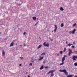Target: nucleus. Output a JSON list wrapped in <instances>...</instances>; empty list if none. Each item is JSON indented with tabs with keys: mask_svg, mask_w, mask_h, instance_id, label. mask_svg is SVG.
<instances>
[{
	"mask_svg": "<svg viewBox=\"0 0 77 77\" xmlns=\"http://www.w3.org/2000/svg\"><path fill=\"white\" fill-rule=\"evenodd\" d=\"M14 42H12V43H11L10 44V46L11 47H12V46H13V45H14Z\"/></svg>",
	"mask_w": 77,
	"mask_h": 77,
	"instance_id": "nucleus-14",
	"label": "nucleus"
},
{
	"mask_svg": "<svg viewBox=\"0 0 77 77\" xmlns=\"http://www.w3.org/2000/svg\"><path fill=\"white\" fill-rule=\"evenodd\" d=\"M38 20H39V19H38V18H37V21H38Z\"/></svg>",
	"mask_w": 77,
	"mask_h": 77,
	"instance_id": "nucleus-39",
	"label": "nucleus"
},
{
	"mask_svg": "<svg viewBox=\"0 0 77 77\" xmlns=\"http://www.w3.org/2000/svg\"><path fill=\"white\" fill-rule=\"evenodd\" d=\"M65 60V57H63L62 59V63L60 64V65L61 66V65H63L64 64V61Z\"/></svg>",
	"mask_w": 77,
	"mask_h": 77,
	"instance_id": "nucleus-1",
	"label": "nucleus"
},
{
	"mask_svg": "<svg viewBox=\"0 0 77 77\" xmlns=\"http://www.w3.org/2000/svg\"><path fill=\"white\" fill-rule=\"evenodd\" d=\"M63 26H64V25L63 24V23H62L61 25V27H62Z\"/></svg>",
	"mask_w": 77,
	"mask_h": 77,
	"instance_id": "nucleus-17",
	"label": "nucleus"
},
{
	"mask_svg": "<svg viewBox=\"0 0 77 77\" xmlns=\"http://www.w3.org/2000/svg\"><path fill=\"white\" fill-rule=\"evenodd\" d=\"M20 59L22 60V59H23V57H20Z\"/></svg>",
	"mask_w": 77,
	"mask_h": 77,
	"instance_id": "nucleus-29",
	"label": "nucleus"
},
{
	"mask_svg": "<svg viewBox=\"0 0 77 77\" xmlns=\"http://www.w3.org/2000/svg\"><path fill=\"white\" fill-rule=\"evenodd\" d=\"M41 56H42V55H45V52H43V53L41 54Z\"/></svg>",
	"mask_w": 77,
	"mask_h": 77,
	"instance_id": "nucleus-15",
	"label": "nucleus"
},
{
	"mask_svg": "<svg viewBox=\"0 0 77 77\" xmlns=\"http://www.w3.org/2000/svg\"><path fill=\"white\" fill-rule=\"evenodd\" d=\"M43 45L44 47H49V43H47L46 44V42H44L43 44Z\"/></svg>",
	"mask_w": 77,
	"mask_h": 77,
	"instance_id": "nucleus-2",
	"label": "nucleus"
},
{
	"mask_svg": "<svg viewBox=\"0 0 77 77\" xmlns=\"http://www.w3.org/2000/svg\"><path fill=\"white\" fill-rule=\"evenodd\" d=\"M55 72V70H51L48 73H47V74H49L50 73H51L52 74H53V72Z\"/></svg>",
	"mask_w": 77,
	"mask_h": 77,
	"instance_id": "nucleus-3",
	"label": "nucleus"
},
{
	"mask_svg": "<svg viewBox=\"0 0 77 77\" xmlns=\"http://www.w3.org/2000/svg\"><path fill=\"white\" fill-rule=\"evenodd\" d=\"M51 41H53V39H51Z\"/></svg>",
	"mask_w": 77,
	"mask_h": 77,
	"instance_id": "nucleus-37",
	"label": "nucleus"
},
{
	"mask_svg": "<svg viewBox=\"0 0 77 77\" xmlns=\"http://www.w3.org/2000/svg\"><path fill=\"white\" fill-rule=\"evenodd\" d=\"M32 63H30L29 65V66H32Z\"/></svg>",
	"mask_w": 77,
	"mask_h": 77,
	"instance_id": "nucleus-28",
	"label": "nucleus"
},
{
	"mask_svg": "<svg viewBox=\"0 0 77 77\" xmlns=\"http://www.w3.org/2000/svg\"><path fill=\"white\" fill-rule=\"evenodd\" d=\"M73 44H75V42H73Z\"/></svg>",
	"mask_w": 77,
	"mask_h": 77,
	"instance_id": "nucleus-44",
	"label": "nucleus"
},
{
	"mask_svg": "<svg viewBox=\"0 0 77 77\" xmlns=\"http://www.w3.org/2000/svg\"><path fill=\"white\" fill-rule=\"evenodd\" d=\"M76 30L75 29H73V30L72 31V34H74V33H75V32Z\"/></svg>",
	"mask_w": 77,
	"mask_h": 77,
	"instance_id": "nucleus-8",
	"label": "nucleus"
},
{
	"mask_svg": "<svg viewBox=\"0 0 77 77\" xmlns=\"http://www.w3.org/2000/svg\"><path fill=\"white\" fill-rule=\"evenodd\" d=\"M45 63V61L43 62V63Z\"/></svg>",
	"mask_w": 77,
	"mask_h": 77,
	"instance_id": "nucleus-41",
	"label": "nucleus"
},
{
	"mask_svg": "<svg viewBox=\"0 0 77 77\" xmlns=\"http://www.w3.org/2000/svg\"><path fill=\"white\" fill-rule=\"evenodd\" d=\"M24 45V46H26V45L25 44H23Z\"/></svg>",
	"mask_w": 77,
	"mask_h": 77,
	"instance_id": "nucleus-38",
	"label": "nucleus"
},
{
	"mask_svg": "<svg viewBox=\"0 0 77 77\" xmlns=\"http://www.w3.org/2000/svg\"><path fill=\"white\" fill-rule=\"evenodd\" d=\"M74 75H69L66 77H72L74 76Z\"/></svg>",
	"mask_w": 77,
	"mask_h": 77,
	"instance_id": "nucleus-11",
	"label": "nucleus"
},
{
	"mask_svg": "<svg viewBox=\"0 0 77 77\" xmlns=\"http://www.w3.org/2000/svg\"><path fill=\"white\" fill-rule=\"evenodd\" d=\"M66 50V48H65L64 49V50H63V52H65Z\"/></svg>",
	"mask_w": 77,
	"mask_h": 77,
	"instance_id": "nucleus-21",
	"label": "nucleus"
},
{
	"mask_svg": "<svg viewBox=\"0 0 77 77\" xmlns=\"http://www.w3.org/2000/svg\"><path fill=\"white\" fill-rule=\"evenodd\" d=\"M66 44H68V42H66Z\"/></svg>",
	"mask_w": 77,
	"mask_h": 77,
	"instance_id": "nucleus-40",
	"label": "nucleus"
},
{
	"mask_svg": "<svg viewBox=\"0 0 77 77\" xmlns=\"http://www.w3.org/2000/svg\"><path fill=\"white\" fill-rule=\"evenodd\" d=\"M72 48H74V47H75V46H72L71 47Z\"/></svg>",
	"mask_w": 77,
	"mask_h": 77,
	"instance_id": "nucleus-30",
	"label": "nucleus"
},
{
	"mask_svg": "<svg viewBox=\"0 0 77 77\" xmlns=\"http://www.w3.org/2000/svg\"><path fill=\"white\" fill-rule=\"evenodd\" d=\"M60 10L62 11H63V10H64L63 8H62V7H61L60 8Z\"/></svg>",
	"mask_w": 77,
	"mask_h": 77,
	"instance_id": "nucleus-19",
	"label": "nucleus"
},
{
	"mask_svg": "<svg viewBox=\"0 0 77 77\" xmlns=\"http://www.w3.org/2000/svg\"><path fill=\"white\" fill-rule=\"evenodd\" d=\"M39 58H40V59H38V60H42L44 59V57L39 56Z\"/></svg>",
	"mask_w": 77,
	"mask_h": 77,
	"instance_id": "nucleus-4",
	"label": "nucleus"
},
{
	"mask_svg": "<svg viewBox=\"0 0 77 77\" xmlns=\"http://www.w3.org/2000/svg\"><path fill=\"white\" fill-rule=\"evenodd\" d=\"M65 69H63V70H61V69H60V70H59V71L60 72H65Z\"/></svg>",
	"mask_w": 77,
	"mask_h": 77,
	"instance_id": "nucleus-6",
	"label": "nucleus"
},
{
	"mask_svg": "<svg viewBox=\"0 0 77 77\" xmlns=\"http://www.w3.org/2000/svg\"><path fill=\"white\" fill-rule=\"evenodd\" d=\"M54 32L53 31H52V32Z\"/></svg>",
	"mask_w": 77,
	"mask_h": 77,
	"instance_id": "nucleus-47",
	"label": "nucleus"
},
{
	"mask_svg": "<svg viewBox=\"0 0 77 77\" xmlns=\"http://www.w3.org/2000/svg\"><path fill=\"white\" fill-rule=\"evenodd\" d=\"M43 68H44V67H43V66L42 65L41 66V67L40 68V70H41Z\"/></svg>",
	"mask_w": 77,
	"mask_h": 77,
	"instance_id": "nucleus-16",
	"label": "nucleus"
},
{
	"mask_svg": "<svg viewBox=\"0 0 77 77\" xmlns=\"http://www.w3.org/2000/svg\"><path fill=\"white\" fill-rule=\"evenodd\" d=\"M76 59H77V56H75Z\"/></svg>",
	"mask_w": 77,
	"mask_h": 77,
	"instance_id": "nucleus-42",
	"label": "nucleus"
},
{
	"mask_svg": "<svg viewBox=\"0 0 77 77\" xmlns=\"http://www.w3.org/2000/svg\"><path fill=\"white\" fill-rule=\"evenodd\" d=\"M62 53H63V51H60V53L61 54H62Z\"/></svg>",
	"mask_w": 77,
	"mask_h": 77,
	"instance_id": "nucleus-22",
	"label": "nucleus"
},
{
	"mask_svg": "<svg viewBox=\"0 0 77 77\" xmlns=\"http://www.w3.org/2000/svg\"><path fill=\"white\" fill-rule=\"evenodd\" d=\"M56 30H57V29L56 28H55V29H54V33H55L56 32Z\"/></svg>",
	"mask_w": 77,
	"mask_h": 77,
	"instance_id": "nucleus-26",
	"label": "nucleus"
},
{
	"mask_svg": "<svg viewBox=\"0 0 77 77\" xmlns=\"http://www.w3.org/2000/svg\"><path fill=\"white\" fill-rule=\"evenodd\" d=\"M71 45V44L69 43L67 45H66V47H67V46H69V47H70Z\"/></svg>",
	"mask_w": 77,
	"mask_h": 77,
	"instance_id": "nucleus-18",
	"label": "nucleus"
},
{
	"mask_svg": "<svg viewBox=\"0 0 77 77\" xmlns=\"http://www.w3.org/2000/svg\"><path fill=\"white\" fill-rule=\"evenodd\" d=\"M76 58V57H75V56L74 55L72 57V59L73 60H76V59H75Z\"/></svg>",
	"mask_w": 77,
	"mask_h": 77,
	"instance_id": "nucleus-5",
	"label": "nucleus"
},
{
	"mask_svg": "<svg viewBox=\"0 0 77 77\" xmlns=\"http://www.w3.org/2000/svg\"><path fill=\"white\" fill-rule=\"evenodd\" d=\"M71 54H72V53H71L70 52H69L68 54L69 56Z\"/></svg>",
	"mask_w": 77,
	"mask_h": 77,
	"instance_id": "nucleus-27",
	"label": "nucleus"
},
{
	"mask_svg": "<svg viewBox=\"0 0 77 77\" xmlns=\"http://www.w3.org/2000/svg\"><path fill=\"white\" fill-rule=\"evenodd\" d=\"M74 65H75V66H77V63H74Z\"/></svg>",
	"mask_w": 77,
	"mask_h": 77,
	"instance_id": "nucleus-20",
	"label": "nucleus"
},
{
	"mask_svg": "<svg viewBox=\"0 0 77 77\" xmlns=\"http://www.w3.org/2000/svg\"><path fill=\"white\" fill-rule=\"evenodd\" d=\"M69 33L70 34H71V33H72V32L71 31H70V32H69Z\"/></svg>",
	"mask_w": 77,
	"mask_h": 77,
	"instance_id": "nucleus-32",
	"label": "nucleus"
},
{
	"mask_svg": "<svg viewBox=\"0 0 77 77\" xmlns=\"http://www.w3.org/2000/svg\"><path fill=\"white\" fill-rule=\"evenodd\" d=\"M59 55L58 54H57V56H59Z\"/></svg>",
	"mask_w": 77,
	"mask_h": 77,
	"instance_id": "nucleus-48",
	"label": "nucleus"
},
{
	"mask_svg": "<svg viewBox=\"0 0 77 77\" xmlns=\"http://www.w3.org/2000/svg\"><path fill=\"white\" fill-rule=\"evenodd\" d=\"M16 45H17V44H16Z\"/></svg>",
	"mask_w": 77,
	"mask_h": 77,
	"instance_id": "nucleus-45",
	"label": "nucleus"
},
{
	"mask_svg": "<svg viewBox=\"0 0 77 77\" xmlns=\"http://www.w3.org/2000/svg\"><path fill=\"white\" fill-rule=\"evenodd\" d=\"M65 72H64V73H65V74L66 75H68V72H67V71H66V70H65Z\"/></svg>",
	"mask_w": 77,
	"mask_h": 77,
	"instance_id": "nucleus-9",
	"label": "nucleus"
},
{
	"mask_svg": "<svg viewBox=\"0 0 77 77\" xmlns=\"http://www.w3.org/2000/svg\"><path fill=\"white\" fill-rule=\"evenodd\" d=\"M54 26H55V29H57V26L56 25H55Z\"/></svg>",
	"mask_w": 77,
	"mask_h": 77,
	"instance_id": "nucleus-23",
	"label": "nucleus"
},
{
	"mask_svg": "<svg viewBox=\"0 0 77 77\" xmlns=\"http://www.w3.org/2000/svg\"><path fill=\"white\" fill-rule=\"evenodd\" d=\"M20 46H22V45H20Z\"/></svg>",
	"mask_w": 77,
	"mask_h": 77,
	"instance_id": "nucleus-46",
	"label": "nucleus"
},
{
	"mask_svg": "<svg viewBox=\"0 0 77 77\" xmlns=\"http://www.w3.org/2000/svg\"><path fill=\"white\" fill-rule=\"evenodd\" d=\"M45 68H49L48 66H45Z\"/></svg>",
	"mask_w": 77,
	"mask_h": 77,
	"instance_id": "nucleus-31",
	"label": "nucleus"
},
{
	"mask_svg": "<svg viewBox=\"0 0 77 77\" xmlns=\"http://www.w3.org/2000/svg\"><path fill=\"white\" fill-rule=\"evenodd\" d=\"M53 75H54V74L52 73L51 74V77H53Z\"/></svg>",
	"mask_w": 77,
	"mask_h": 77,
	"instance_id": "nucleus-25",
	"label": "nucleus"
},
{
	"mask_svg": "<svg viewBox=\"0 0 77 77\" xmlns=\"http://www.w3.org/2000/svg\"><path fill=\"white\" fill-rule=\"evenodd\" d=\"M69 52L71 53H73L72 50L70 49V48H69Z\"/></svg>",
	"mask_w": 77,
	"mask_h": 77,
	"instance_id": "nucleus-10",
	"label": "nucleus"
},
{
	"mask_svg": "<svg viewBox=\"0 0 77 77\" xmlns=\"http://www.w3.org/2000/svg\"><path fill=\"white\" fill-rule=\"evenodd\" d=\"M26 32H24L23 33V35H26Z\"/></svg>",
	"mask_w": 77,
	"mask_h": 77,
	"instance_id": "nucleus-33",
	"label": "nucleus"
},
{
	"mask_svg": "<svg viewBox=\"0 0 77 77\" xmlns=\"http://www.w3.org/2000/svg\"><path fill=\"white\" fill-rule=\"evenodd\" d=\"M21 65H22L21 64H20L19 65V66H21Z\"/></svg>",
	"mask_w": 77,
	"mask_h": 77,
	"instance_id": "nucleus-36",
	"label": "nucleus"
},
{
	"mask_svg": "<svg viewBox=\"0 0 77 77\" xmlns=\"http://www.w3.org/2000/svg\"><path fill=\"white\" fill-rule=\"evenodd\" d=\"M5 54V51H2V56H4Z\"/></svg>",
	"mask_w": 77,
	"mask_h": 77,
	"instance_id": "nucleus-13",
	"label": "nucleus"
},
{
	"mask_svg": "<svg viewBox=\"0 0 77 77\" xmlns=\"http://www.w3.org/2000/svg\"><path fill=\"white\" fill-rule=\"evenodd\" d=\"M32 18L34 21H36V17H32Z\"/></svg>",
	"mask_w": 77,
	"mask_h": 77,
	"instance_id": "nucleus-7",
	"label": "nucleus"
},
{
	"mask_svg": "<svg viewBox=\"0 0 77 77\" xmlns=\"http://www.w3.org/2000/svg\"><path fill=\"white\" fill-rule=\"evenodd\" d=\"M38 22H37L35 24V26H36L38 24Z\"/></svg>",
	"mask_w": 77,
	"mask_h": 77,
	"instance_id": "nucleus-34",
	"label": "nucleus"
},
{
	"mask_svg": "<svg viewBox=\"0 0 77 77\" xmlns=\"http://www.w3.org/2000/svg\"><path fill=\"white\" fill-rule=\"evenodd\" d=\"M71 45H73V44H71Z\"/></svg>",
	"mask_w": 77,
	"mask_h": 77,
	"instance_id": "nucleus-43",
	"label": "nucleus"
},
{
	"mask_svg": "<svg viewBox=\"0 0 77 77\" xmlns=\"http://www.w3.org/2000/svg\"><path fill=\"white\" fill-rule=\"evenodd\" d=\"M42 45H39L38 46V47L37 48L38 49L40 48H41V47H42Z\"/></svg>",
	"mask_w": 77,
	"mask_h": 77,
	"instance_id": "nucleus-12",
	"label": "nucleus"
},
{
	"mask_svg": "<svg viewBox=\"0 0 77 77\" xmlns=\"http://www.w3.org/2000/svg\"><path fill=\"white\" fill-rule=\"evenodd\" d=\"M66 55H64V57H66Z\"/></svg>",
	"mask_w": 77,
	"mask_h": 77,
	"instance_id": "nucleus-35",
	"label": "nucleus"
},
{
	"mask_svg": "<svg viewBox=\"0 0 77 77\" xmlns=\"http://www.w3.org/2000/svg\"><path fill=\"white\" fill-rule=\"evenodd\" d=\"M76 25H77V24L76 23H75L73 25V27H75Z\"/></svg>",
	"mask_w": 77,
	"mask_h": 77,
	"instance_id": "nucleus-24",
	"label": "nucleus"
}]
</instances>
